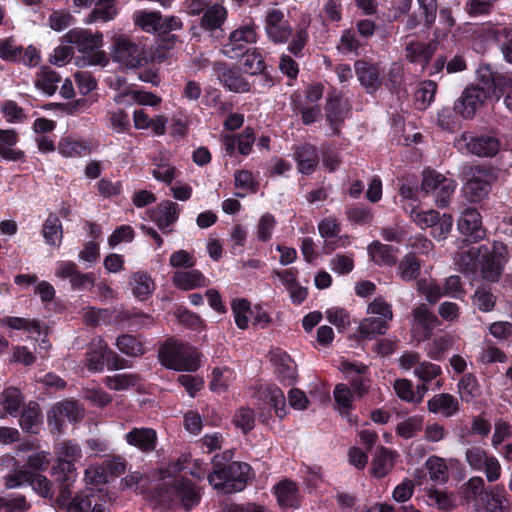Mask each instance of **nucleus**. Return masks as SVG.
Returning <instances> with one entry per match:
<instances>
[{
    "label": "nucleus",
    "instance_id": "f257e3e1",
    "mask_svg": "<svg viewBox=\"0 0 512 512\" xmlns=\"http://www.w3.org/2000/svg\"><path fill=\"white\" fill-rule=\"evenodd\" d=\"M456 264L463 272L479 271L489 282H497L508 261V250L504 243L495 241L486 245L461 247L455 257Z\"/></svg>",
    "mask_w": 512,
    "mask_h": 512
},
{
    "label": "nucleus",
    "instance_id": "f03ea898",
    "mask_svg": "<svg viewBox=\"0 0 512 512\" xmlns=\"http://www.w3.org/2000/svg\"><path fill=\"white\" fill-rule=\"evenodd\" d=\"M234 453L226 450L213 458V470L208 474L209 484L223 493L243 490L250 478V466L244 462H232Z\"/></svg>",
    "mask_w": 512,
    "mask_h": 512
},
{
    "label": "nucleus",
    "instance_id": "7ed1b4c3",
    "mask_svg": "<svg viewBox=\"0 0 512 512\" xmlns=\"http://www.w3.org/2000/svg\"><path fill=\"white\" fill-rule=\"evenodd\" d=\"M63 42L74 45L79 53L87 55L83 58L84 66H105L108 63L106 53L100 50L103 45V35L100 32L92 33L87 29L74 28L63 36Z\"/></svg>",
    "mask_w": 512,
    "mask_h": 512
},
{
    "label": "nucleus",
    "instance_id": "20e7f679",
    "mask_svg": "<svg viewBox=\"0 0 512 512\" xmlns=\"http://www.w3.org/2000/svg\"><path fill=\"white\" fill-rule=\"evenodd\" d=\"M162 364L176 371H196L200 367V354L196 348L177 341L167 342L160 351Z\"/></svg>",
    "mask_w": 512,
    "mask_h": 512
},
{
    "label": "nucleus",
    "instance_id": "39448f33",
    "mask_svg": "<svg viewBox=\"0 0 512 512\" xmlns=\"http://www.w3.org/2000/svg\"><path fill=\"white\" fill-rule=\"evenodd\" d=\"M464 456L469 468L475 472H483L487 482L494 483L500 479L501 463L485 448L478 445L470 446L465 450Z\"/></svg>",
    "mask_w": 512,
    "mask_h": 512
},
{
    "label": "nucleus",
    "instance_id": "423d86ee",
    "mask_svg": "<svg viewBox=\"0 0 512 512\" xmlns=\"http://www.w3.org/2000/svg\"><path fill=\"white\" fill-rule=\"evenodd\" d=\"M462 194L472 203L481 202L491 191L492 174L483 167L471 166L464 172Z\"/></svg>",
    "mask_w": 512,
    "mask_h": 512
},
{
    "label": "nucleus",
    "instance_id": "0eeeda50",
    "mask_svg": "<svg viewBox=\"0 0 512 512\" xmlns=\"http://www.w3.org/2000/svg\"><path fill=\"white\" fill-rule=\"evenodd\" d=\"M111 57L128 69H138L148 63L145 49L126 36L115 37Z\"/></svg>",
    "mask_w": 512,
    "mask_h": 512
},
{
    "label": "nucleus",
    "instance_id": "6e6552de",
    "mask_svg": "<svg viewBox=\"0 0 512 512\" xmlns=\"http://www.w3.org/2000/svg\"><path fill=\"white\" fill-rule=\"evenodd\" d=\"M457 187L455 180L434 170L425 171L421 183V191L434 196V202L438 207L448 206Z\"/></svg>",
    "mask_w": 512,
    "mask_h": 512
},
{
    "label": "nucleus",
    "instance_id": "1a4fd4ad",
    "mask_svg": "<svg viewBox=\"0 0 512 512\" xmlns=\"http://www.w3.org/2000/svg\"><path fill=\"white\" fill-rule=\"evenodd\" d=\"M167 485L169 488L161 494L163 502H168L174 507H181L187 511L198 505L201 499L200 490L189 480L175 479Z\"/></svg>",
    "mask_w": 512,
    "mask_h": 512
},
{
    "label": "nucleus",
    "instance_id": "9d476101",
    "mask_svg": "<svg viewBox=\"0 0 512 512\" xmlns=\"http://www.w3.org/2000/svg\"><path fill=\"white\" fill-rule=\"evenodd\" d=\"M92 490L87 489L71 498L68 487L63 486L57 497V505L66 512H105L102 504H94L92 507Z\"/></svg>",
    "mask_w": 512,
    "mask_h": 512
},
{
    "label": "nucleus",
    "instance_id": "9b49d317",
    "mask_svg": "<svg viewBox=\"0 0 512 512\" xmlns=\"http://www.w3.org/2000/svg\"><path fill=\"white\" fill-rule=\"evenodd\" d=\"M107 354H112L115 362L110 366L111 369H121L125 367V360H120L115 353H112L103 338L94 337L86 352L85 364L88 370L93 372H100L104 368V360L107 359Z\"/></svg>",
    "mask_w": 512,
    "mask_h": 512
},
{
    "label": "nucleus",
    "instance_id": "f8f14e48",
    "mask_svg": "<svg viewBox=\"0 0 512 512\" xmlns=\"http://www.w3.org/2000/svg\"><path fill=\"white\" fill-rule=\"evenodd\" d=\"M264 30L274 43H286L292 34V27L284 12L279 8H269L264 16Z\"/></svg>",
    "mask_w": 512,
    "mask_h": 512
},
{
    "label": "nucleus",
    "instance_id": "ddd939ff",
    "mask_svg": "<svg viewBox=\"0 0 512 512\" xmlns=\"http://www.w3.org/2000/svg\"><path fill=\"white\" fill-rule=\"evenodd\" d=\"M456 145L459 150L474 154L480 157H491L499 151V141L492 136L473 137L464 133L457 140Z\"/></svg>",
    "mask_w": 512,
    "mask_h": 512
},
{
    "label": "nucleus",
    "instance_id": "4468645a",
    "mask_svg": "<svg viewBox=\"0 0 512 512\" xmlns=\"http://www.w3.org/2000/svg\"><path fill=\"white\" fill-rule=\"evenodd\" d=\"M5 481L8 488H16L28 482L35 492L45 498H52L54 494L52 484L45 476L31 474L24 469L8 474Z\"/></svg>",
    "mask_w": 512,
    "mask_h": 512
},
{
    "label": "nucleus",
    "instance_id": "2eb2a0df",
    "mask_svg": "<svg viewBox=\"0 0 512 512\" xmlns=\"http://www.w3.org/2000/svg\"><path fill=\"white\" fill-rule=\"evenodd\" d=\"M491 97L474 85L468 86L454 103V110L463 118H472L484 101Z\"/></svg>",
    "mask_w": 512,
    "mask_h": 512
},
{
    "label": "nucleus",
    "instance_id": "dca6fc26",
    "mask_svg": "<svg viewBox=\"0 0 512 512\" xmlns=\"http://www.w3.org/2000/svg\"><path fill=\"white\" fill-rule=\"evenodd\" d=\"M412 333L416 340L423 341L430 337L437 317L425 304H420L412 310Z\"/></svg>",
    "mask_w": 512,
    "mask_h": 512
},
{
    "label": "nucleus",
    "instance_id": "f3484780",
    "mask_svg": "<svg viewBox=\"0 0 512 512\" xmlns=\"http://www.w3.org/2000/svg\"><path fill=\"white\" fill-rule=\"evenodd\" d=\"M473 35L475 38L483 37L484 41L496 40L504 59L512 64V28L494 29L489 25H483L477 28Z\"/></svg>",
    "mask_w": 512,
    "mask_h": 512
},
{
    "label": "nucleus",
    "instance_id": "a211bd4d",
    "mask_svg": "<svg viewBox=\"0 0 512 512\" xmlns=\"http://www.w3.org/2000/svg\"><path fill=\"white\" fill-rule=\"evenodd\" d=\"M257 34L252 25H243L229 36V42L223 47V53L229 58L238 57L247 44L255 43Z\"/></svg>",
    "mask_w": 512,
    "mask_h": 512
},
{
    "label": "nucleus",
    "instance_id": "6ab92c4d",
    "mask_svg": "<svg viewBox=\"0 0 512 512\" xmlns=\"http://www.w3.org/2000/svg\"><path fill=\"white\" fill-rule=\"evenodd\" d=\"M350 112V105L340 95L330 96L325 108L326 120L332 133H339L340 126L344 123Z\"/></svg>",
    "mask_w": 512,
    "mask_h": 512
},
{
    "label": "nucleus",
    "instance_id": "aec40b11",
    "mask_svg": "<svg viewBox=\"0 0 512 512\" xmlns=\"http://www.w3.org/2000/svg\"><path fill=\"white\" fill-rule=\"evenodd\" d=\"M215 72L220 82L230 91L236 93L248 92L249 83L241 75L237 68L230 67L225 63H217Z\"/></svg>",
    "mask_w": 512,
    "mask_h": 512
},
{
    "label": "nucleus",
    "instance_id": "412c9836",
    "mask_svg": "<svg viewBox=\"0 0 512 512\" xmlns=\"http://www.w3.org/2000/svg\"><path fill=\"white\" fill-rule=\"evenodd\" d=\"M126 442L144 453L156 449L158 436L154 429L149 427H134L125 434Z\"/></svg>",
    "mask_w": 512,
    "mask_h": 512
},
{
    "label": "nucleus",
    "instance_id": "4be33fe9",
    "mask_svg": "<svg viewBox=\"0 0 512 512\" xmlns=\"http://www.w3.org/2000/svg\"><path fill=\"white\" fill-rule=\"evenodd\" d=\"M459 231L473 241L483 239L485 230L482 227L481 216L474 208L465 209L458 220Z\"/></svg>",
    "mask_w": 512,
    "mask_h": 512
},
{
    "label": "nucleus",
    "instance_id": "5701e85b",
    "mask_svg": "<svg viewBox=\"0 0 512 512\" xmlns=\"http://www.w3.org/2000/svg\"><path fill=\"white\" fill-rule=\"evenodd\" d=\"M399 457L398 452L379 446L371 460L370 471L376 478H383L388 475L395 466V462Z\"/></svg>",
    "mask_w": 512,
    "mask_h": 512
},
{
    "label": "nucleus",
    "instance_id": "b1692460",
    "mask_svg": "<svg viewBox=\"0 0 512 512\" xmlns=\"http://www.w3.org/2000/svg\"><path fill=\"white\" fill-rule=\"evenodd\" d=\"M270 361L275 367L277 378L284 384L291 385L297 378V369L293 359L280 350L271 353Z\"/></svg>",
    "mask_w": 512,
    "mask_h": 512
},
{
    "label": "nucleus",
    "instance_id": "393cba45",
    "mask_svg": "<svg viewBox=\"0 0 512 512\" xmlns=\"http://www.w3.org/2000/svg\"><path fill=\"white\" fill-rule=\"evenodd\" d=\"M355 73L360 84L368 93L376 91L381 85L379 68L376 64L357 60L354 64Z\"/></svg>",
    "mask_w": 512,
    "mask_h": 512
},
{
    "label": "nucleus",
    "instance_id": "a878e982",
    "mask_svg": "<svg viewBox=\"0 0 512 512\" xmlns=\"http://www.w3.org/2000/svg\"><path fill=\"white\" fill-rule=\"evenodd\" d=\"M81 417V411L78 406L71 401H64L53 407L48 416L49 425H53L57 431H60L65 421H77Z\"/></svg>",
    "mask_w": 512,
    "mask_h": 512
},
{
    "label": "nucleus",
    "instance_id": "bb28decb",
    "mask_svg": "<svg viewBox=\"0 0 512 512\" xmlns=\"http://www.w3.org/2000/svg\"><path fill=\"white\" fill-rule=\"evenodd\" d=\"M481 501L487 512H508L510 509V501L503 485L488 486Z\"/></svg>",
    "mask_w": 512,
    "mask_h": 512
},
{
    "label": "nucleus",
    "instance_id": "cd10ccee",
    "mask_svg": "<svg viewBox=\"0 0 512 512\" xmlns=\"http://www.w3.org/2000/svg\"><path fill=\"white\" fill-rule=\"evenodd\" d=\"M133 123L137 130L151 128L155 135L161 136L165 134L168 118L164 115L151 118L143 109H138L133 112Z\"/></svg>",
    "mask_w": 512,
    "mask_h": 512
},
{
    "label": "nucleus",
    "instance_id": "c85d7f7f",
    "mask_svg": "<svg viewBox=\"0 0 512 512\" xmlns=\"http://www.w3.org/2000/svg\"><path fill=\"white\" fill-rule=\"evenodd\" d=\"M172 283L181 290H192L207 286V279L197 269L177 270L173 273Z\"/></svg>",
    "mask_w": 512,
    "mask_h": 512
},
{
    "label": "nucleus",
    "instance_id": "c756f323",
    "mask_svg": "<svg viewBox=\"0 0 512 512\" xmlns=\"http://www.w3.org/2000/svg\"><path fill=\"white\" fill-rule=\"evenodd\" d=\"M487 488L482 476H472L461 484L459 497L466 503H478V500L485 496Z\"/></svg>",
    "mask_w": 512,
    "mask_h": 512
},
{
    "label": "nucleus",
    "instance_id": "7c9ffc66",
    "mask_svg": "<svg viewBox=\"0 0 512 512\" xmlns=\"http://www.w3.org/2000/svg\"><path fill=\"white\" fill-rule=\"evenodd\" d=\"M427 408L431 413H440L444 417H452L460 407L459 401L448 393L434 395L427 402Z\"/></svg>",
    "mask_w": 512,
    "mask_h": 512
},
{
    "label": "nucleus",
    "instance_id": "2f4dec72",
    "mask_svg": "<svg viewBox=\"0 0 512 512\" xmlns=\"http://www.w3.org/2000/svg\"><path fill=\"white\" fill-rule=\"evenodd\" d=\"M18 142V134L13 129H0V156L9 161H20L24 158V152L15 148Z\"/></svg>",
    "mask_w": 512,
    "mask_h": 512
},
{
    "label": "nucleus",
    "instance_id": "473e14b6",
    "mask_svg": "<svg viewBox=\"0 0 512 512\" xmlns=\"http://www.w3.org/2000/svg\"><path fill=\"white\" fill-rule=\"evenodd\" d=\"M274 493L282 508H295L299 505V491L296 484L288 479L279 482Z\"/></svg>",
    "mask_w": 512,
    "mask_h": 512
},
{
    "label": "nucleus",
    "instance_id": "72a5a7b5",
    "mask_svg": "<svg viewBox=\"0 0 512 512\" xmlns=\"http://www.w3.org/2000/svg\"><path fill=\"white\" fill-rule=\"evenodd\" d=\"M434 53V49L431 45H426L422 42L411 40L407 42L405 47V57L411 63H418L421 66V70L425 69V66L429 62L430 58Z\"/></svg>",
    "mask_w": 512,
    "mask_h": 512
},
{
    "label": "nucleus",
    "instance_id": "f704fd0d",
    "mask_svg": "<svg viewBox=\"0 0 512 512\" xmlns=\"http://www.w3.org/2000/svg\"><path fill=\"white\" fill-rule=\"evenodd\" d=\"M368 253L376 264L392 266L397 261L398 249L382 244L379 241H374L368 246Z\"/></svg>",
    "mask_w": 512,
    "mask_h": 512
},
{
    "label": "nucleus",
    "instance_id": "c9c22d12",
    "mask_svg": "<svg viewBox=\"0 0 512 512\" xmlns=\"http://www.w3.org/2000/svg\"><path fill=\"white\" fill-rule=\"evenodd\" d=\"M260 395L265 402L273 407L279 418H283L287 414L286 398L279 387L275 385L266 386L260 391Z\"/></svg>",
    "mask_w": 512,
    "mask_h": 512
},
{
    "label": "nucleus",
    "instance_id": "e433bc0d",
    "mask_svg": "<svg viewBox=\"0 0 512 512\" xmlns=\"http://www.w3.org/2000/svg\"><path fill=\"white\" fill-rule=\"evenodd\" d=\"M178 215V205L171 201H164L156 207L153 220L160 229L164 230L178 219Z\"/></svg>",
    "mask_w": 512,
    "mask_h": 512
},
{
    "label": "nucleus",
    "instance_id": "4c0bfd02",
    "mask_svg": "<svg viewBox=\"0 0 512 512\" xmlns=\"http://www.w3.org/2000/svg\"><path fill=\"white\" fill-rule=\"evenodd\" d=\"M61 78L54 70L43 67L37 72L35 77V87L41 90L44 94L52 96L55 94Z\"/></svg>",
    "mask_w": 512,
    "mask_h": 512
},
{
    "label": "nucleus",
    "instance_id": "58836bf2",
    "mask_svg": "<svg viewBox=\"0 0 512 512\" xmlns=\"http://www.w3.org/2000/svg\"><path fill=\"white\" fill-rule=\"evenodd\" d=\"M227 17L226 9L219 5L214 4L207 7L201 18V26L208 31H216L221 29Z\"/></svg>",
    "mask_w": 512,
    "mask_h": 512
},
{
    "label": "nucleus",
    "instance_id": "ea45409f",
    "mask_svg": "<svg viewBox=\"0 0 512 512\" xmlns=\"http://www.w3.org/2000/svg\"><path fill=\"white\" fill-rule=\"evenodd\" d=\"M41 423V414L38 404L30 402L20 416V427L27 433L37 434L40 430Z\"/></svg>",
    "mask_w": 512,
    "mask_h": 512
},
{
    "label": "nucleus",
    "instance_id": "a19ab883",
    "mask_svg": "<svg viewBox=\"0 0 512 512\" xmlns=\"http://www.w3.org/2000/svg\"><path fill=\"white\" fill-rule=\"evenodd\" d=\"M424 465L432 482L444 484L448 481L449 469L444 458L432 455L427 458Z\"/></svg>",
    "mask_w": 512,
    "mask_h": 512
},
{
    "label": "nucleus",
    "instance_id": "79ce46f5",
    "mask_svg": "<svg viewBox=\"0 0 512 512\" xmlns=\"http://www.w3.org/2000/svg\"><path fill=\"white\" fill-rule=\"evenodd\" d=\"M42 234L46 244L54 247H59L61 245L63 229L60 219L56 215L50 214L45 220L42 228Z\"/></svg>",
    "mask_w": 512,
    "mask_h": 512
},
{
    "label": "nucleus",
    "instance_id": "37998d69",
    "mask_svg": "<svg viewBox=\"0 0 512 512\" xmlns=\"http://www.w3.org/2000/svg\"><path fill=\"white\" fill-rule=\"evenodd\" d=\"M295 158L298 164V170L304 174L312 173L318 164L316 150L308 144H304L297 149Z\"/></svg>",
    "mask_w": 512,
    "mask_h": 512
},
{
    "label": "nucleus",
    "instance_id": "c03bdc74",
    "mask_svg": "<svg viewBox=\"0 0 512 512\" xmlns=\"http://www.w3.org/2000/svg\"><path fill=\"white\" fill-rule=\"evenodd\" d=\"M130 285L135 297L144 300L148 298L155 289L152 278L144 272H136L131 276Z\"/></svg>",
    "mask_w": 512,
    "mask_h": 512
},
{
    "label": "nucleus",
    "instance_id": "a18cd8bd",
    "mask_svg": "<svg viewBox=\"0 0 512 512\" xmlns=\"http://www.w3.org/2000/svg\"><path fill=\"white\" fill-rule=\"evenodd\" d=\"M115 345L121 353L131 357H139L145 353L143 340L129 334L120 335Z\"/></svg>",
    "mask_w": 512,
    "mask_h": 512
},
{
    "label": "nucleus",
    "instance_id": "49530a36",
    "mask_svg": "<svg viewBox=\"0 0 512 512\" xmlns=\"http://www.w3.org/2000/svg\"><path fill=\"white\" fill-rule=\"evenodd\" d=\"M391 321H384L379 317L369 316L364 318L358 327V331L363 338H373L377 335H383L389 328Z\"/></svg>",
    "mask_w": 512,
    "mask_h": 512
},
{
    "label": "nucleus",
    "instance_id": "de8ad7c7",
    "mask_svg": "<svg viewBox=\"0 0 512 512\" xmlns=\"http://www.w3.org/2000/svg\"><path fill=\"white\" fill-rule=\"evenodd\" d=\"M104 384L111 390L123 391L140 385V377L132 373H121L107 376Z\"/></svg>",
    "mask_w": 512,
    "mask_h": 512
},
{
    "label": "nucleus",
    "instance_id": "09e8293b",
    "mask_svg": "<svg viewBox=\"0 0 512 512\" xmlns=\"http://www.w3.org/2000/svg\"><path fill=\"white\" fill-rule=\"evenodd\" d=\"M58 150L64 157H82L91 152V147L85 141L68 137L60 141Z\"/></svg>",
    "mask_w": 512,
    "mask_h": 512
},
{
    "label": "nucleus",
    "instance_id": "8fccbe9b",
    "mask_svg": "<svg viewBox=\"0 0 512 512\" xmlns=\"http://www.w3.org/2000/svg\"><path fill=\"white\" fill-rule=\"evenodd\" d=\"M427 497L429 505L444 512H450L457 506L453 494L445 490L429 489Z\"/></svg>",
    "mask_w": 512,
    "mask_h": 512
},
{
    "label": "nucleus",
    "instance_id": "3c124183",
    "mask_svg": "<svg viewBox=\"0 0 512 512\" xmlns=\"http://www.w3.org/2000/svg\"><path fill=\"white\" fill-rule=\"evenodd\" d=\"M161 19L159 12L140 11L133 15V20L145 32L161 33Z\"/></svg>",
    "mask_w": 512,
    "mask_h": 512
},
{
    "label": "nucleus",
    "instance_id": "603ef678",
    "mask_svg": "<svg viewBox=\"0 0 512 512\" xmlns=\"http://www.w3.org/2000/svg\"><path fill=\"white\" fill-rule=\"evenodd\" d=\"M0 325L13 330H24L31 334H40L41 325L34 319L7 316L0 320Z\"/></svg>",
    "mask_w": 512,
    "mask_h": 512
},
{
    "label": "nucleus",
    "instance_id": "864d4df0",
    "mask_svg": "<svg viewBox=\"0 0 512 512\" xmlns=\"http://www.w3.org/2000/svg\"><path fill=\"white\" fill-rule=\"evenodd\" d=\"M235 187L239 192L235 196L243 198L248 193H255L258 189V183L255 181L252 172L248 170H238L234 173Z\"/></svg>",
    "mask_w": 512,
    "mask_h": 512
},
{
    "label": "nucleus",
    "instance_id": "5fc2aeb1",
    "mask_svg": "<svg viewBox=\"0 0 512 512\" xmlns=\"http://www.w3.org/2000/svg\"><path fill=\"white\" fill-rule=\"evenodd\" d=\"M234 380L235 373L233 370L229 368H215L212 371L210 389L216 393L224 392Z\"/></svg>",
    "mask_w": 512,
    "mask_h": 512
},
{
    "label": "nucleus",
    "instance_id": "6e6d98bb",
    "mask_svg": "<svg viewBox=\"0 0 512 512\" xmlns=\"http://www.w3.org/2000/svg\"><path fill=\"white\" fill-rule=\"evenodd\" d=\"M23 47L13 37L0 39V58L7 62L20 63Z\"/></svg>",
    "mask_w": 512,
    "mask_h": 512
},
{
    "label": "nucleus",
    "instance_id": "4d7b16f0",
    "mask_svg": "<svg viewBox=\"0 0 512 512\" xmlns=\"http://www.w3.org/2000/svg\"><path fill=\"white\" fill-rule=\"evenodd\" d=\"M477 359L482 365H490L493 363H505L507 356L501 349L493 345L492 342L486 341L483 343Z\"/></svg>",
    "mask_w": 512,
    "mask_h": 512
},
{
    "label": "nucleus",
    "instance_id": "13d9d810",
    "mask_svg": "<svg viewBox=\"0 0 512 512\" xmlns=\"http://www.w3.org/2000/svg\"><path fill=\"white\" fill-rule=\"evenodd\" d=\"M130 96L132 100L140 105L157 106L162 102V99L152 92H145L139 90H129L125 93H120L114 97L116 103H122L125 96Z\"/></svg>",
    "mask_w": 512,
    "mask_h": 512
},
{
    "label": "nucleus",
    "instance_id": "bf43d9fd",
    "mask_svg": "<svg viewBox=\"0 0 512 512\" xmlns=\"http://www.w3.org/2000/svg\"><path fill=\"white\" fill-rule=\"evenodd\" d=\"M437 85L433 81H424L414 95L415 105L419 110H425L434 100Z\"/></svg>",
    "mask_w": 512,
    "mask_h": 512
},
{
    "label": "nucleus",
    "instance_id": "052dcab7",
    "mask_svg": "<svg viewBox=\"0 0 512 512\" xmlns=\"http://www.w3.org/2000/svg\"><path fill=\"white\" fill-rule=\"evenodd\" d=\"M23 403V397L17 388L9 387L0 394V405L9 414L18 412Z\"/></svg>",
    "mask_w": 512,
    "mask_h": 512
},
{
    "label": "nucleus",
    "instance_id": "680f3d73",
    "mask_svg": "<svg viewBox=\"0 0 512 512\" xmlns=\"http://www.w3.org/2000/svg\"><path fill=\"white\" fill-rule=\"evenodd\" d=\"M459 394L463 401H473L480 395V387L472 374L464 375L458 384Z\"/></svg>",
    "mask_w": 512,
    "mask_h": 512
},
{
    "label": "nucleus",
    "instance_id": "e2e57ef3",
    "mask_svg": "<svg viewBox=\"0 0 512 512\" xmlns=\"http://www.w3.org/2000/svg\"><path fill=\"white\" fill-rule=\"evenodd\" d=\"M420 272V263L415 256L407 254L399 263L398 275L403 281H412L417 278Z\"/></svg>",
    "mask_w": 512,
    "mask_h": 512
},
{
    "label": "nucleus",
    "instance_id": "0e129e2a",
    "mask_svg": "<svg viewBox=\"0 0 512 512\" xmlns=\"http://www.w3.org/2000/svg\"><path fill=\"white\" fill-rule=\"evenodd\" d=\"M231 309L237 327L246 329L249 323L248 314H251L249 301L243 298L234 299L231 303Z\"/></svg>",
    "mask_w": 512,
    "mask_h": 512
},
{
    "label": "nucleus",
    "instance_id": "69168bd1",
    "mask_svg": "<svg viewBox=\"0 0 512 512\" xmlns=\"http://www.w3.org/2000/svg\"><path fill=\"white\" fill-rule=\"evenodd\" d=\"M56 460L77 462L82 457L79 445L72 441H63L55 447Z\"/></svg>",
    "mask_w": 512,
    "mask_h": 512
},
{
    "label": "nucleus",
    "instance_id": "338daca9",
    "mask_svg": "<svg viewBox=\"0 0 512 512\" xmlns=\"http://www.w3.org/2000/svg\"><path fill=\"white\" fill-rule=\"evenodd\" d=\"M472 302L482 312H490L496 304V296L486 287H478L472 297Z\"/></svg>",
    "mask_w": 512,
    "mask_h": 512
},
{
    "label": "nucleus",
    "instance_id": "774afa93",
    "mask_svg": "<svg viewBox=\"0 0 512 512\" xmlns=\"http://www.w3.org/2000/svg\"><path fill=\"white\" fill-rule=\"evenodd\" d=\"M417 289L431 304H435L444 296L443 288L434 280H419L417 282Z\"/></svg>",
    "mask_w": 512,
    "mask_h": 512
}]
</instances>
